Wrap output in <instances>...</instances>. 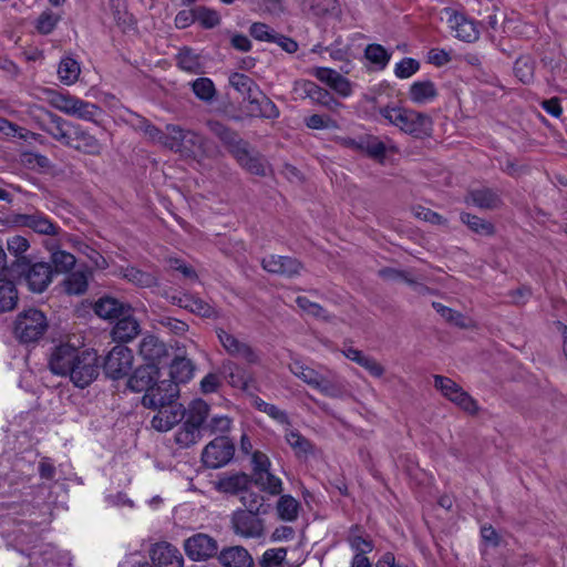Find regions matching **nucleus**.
Listing matches in <instances>:
<instances>
[{"instance_id": "nucleus-1", "label": "nucleus", "mask_w": 567, "mask_h": 567, "mask_svg": "<svg viewBox=\"0 0 567 567\" xmlns=\"http://www.w3.org/2000/svg\"><path fill=\"white\" fill-rule=\"evenodd\" d=\"M162 146L184 157L193 158L213 157L217 153L213 142L195 131L176 124H167L165 126Z\"/></svg>"}, {"instance_id": "nucleus-2", "label": "nucleus", "mask_w": 567, "mask_h": 567, "mask_svg": "<svg viewBox=\"0 0 567 567\" xmlns=\"http://www.w3.org/2000/svg\"><path fill=\"white\" fill-rule=\"evenodd\" d=\"M207 125L209 131L228 147L243 168L255 175H267L269 166L264 157L259 153L250 151L249 144L241 140L236 132L217 121H209Z\"/></svg>"}, {"instance_id": "nucleus-3", "label": "nucleus", "mask_w": 567, "mask_h": 567, "mask_svg": "<svg viewBox=\"0 0 567 567\" xmlns=\"http://www.w3.org/2000/svg\"><path fill=\"white\" fill-rule=\"evenodd\" d=\"M380 114L390 124L415 138L430 137L433 132V121L425 113L401 106H384Z\"/></svg>"}, {"instance_id": "nucleus-4", "label": "nucleus", "mask_w": 567, "mask_h": 567, "mask_svg": "<svg viewBox=\"0 0 567 567\" xmlns=\"http://www.w3.org/2000/svg\"><path fill=\"white\" fill-rule=\"evenodd\" d=\"M184 423L175 434V442L186 449L202 439V431L209 414V405L202 399H195L187 408H184Z\"/></svg>"}, {"instance_id": "nucleus-5", "label": "nucleus", "mask_w": 567, "mask_h": 567, "mask_svg": "<svg viewBox=\"0 0 567 567\" xmlns=\"http://www.w3.org/2000/svg\"><path fill=\"white\" fill-rule=\"evenodd\" d=\"M289 370L295 377L326 396L341 398L344 394L342 383L331 372L327 375L322 374L300 360H293L289 364Z\"/></svg>"}, {"instance_id": "nucleus-6", "label": "nucleus", "mask_w": 567, "mask_h": 567, "mask_svg": "<svg viewBox=\"0 0 567 567\" xmlns=\"http://www.w3.org/2000/svg\"><path fill=\"white\" fill-rule=\"evenodd\" d=\"M48 329V320L44 313L30 308L21 311L16 320L13 332L17 339L23 343L37 342Z\"/></svg>"}, {"instance_id": "nucleus-7", "label": "nucleus", "mask_w": 567, "mask_h": 567, "mask_svg": "<svg viewBox=\"0 0 567 567\" xmlns=\"http://www.w3.org/2000/svg\"><path fill=\"white\" fill-rule=\"evenodd\" d=\"M31 112L32 114L38 113L35 117L40 120L41 128L44 132L65 146L72 145V133H69V128L73 131L75 124L39 105H34Z\"/></svg>"}, {"instance_id": "nucleus-8", "label": "nucleus", "mask_w": 567, "mask_h": 567, "mask_svg": "<svg viewBox=\"0 0 567 567\" xmlns=\"http://www.w3.org/2000/svg\"><path fill=\"white\" fill-rule=\"evenodd\" d=\"M68 375L72 383L84 389L99 377V357L93 350L84 349L72 365Z\"/></svg>"}, {"instance_id": "nucleus-9", "label": "nucleus", "mask_w": 567, "mask_h": 567, "mask_svg": "<svg viewBox=\"0 0 567 567\" xmlns=\"http://www.w3.org/2000/svg\"><path fill=\"white\" fill-rule=\"evenodd\" d=\"M134 354L123 344L113 347L104 359L105 375L113 380L127 377L133 369Z\"/></svg>"}, {"instance_id": "nucleus-10", "label": "nucleus", "mask_w": 567, "mask_h": 567, "mask_svg": "<svg viewBox=\"0 0 567 567\" xmlns=\"http://www.w3.org/2000/svg\"><path fill=\"white\" fill-rule=\"evenodd\" d=\"M434 388L440 391L444 398L465 412L471 414L477 412L478 406L476 401L452 379L436 374L434 375Z\"/></svg>"}, {"instance_id": "nucleus-11", "label": "nucleus", "mask_w": 567, "mask_h": 567, "mask_svg": "<svg viewBox=\"0 0 567 567\" xmlns=\"http://www.w3.org/2000/svg\"><path fill=\"white\" fill-rule=\"evenodd\" d=\"M234 453V444L228 437L220 435L205 446L202 460L207 467L218 468L226 465L233 458Z\"/></svg>"}, {"instance_id": "nucleus-12", "label": "nucleus", "mask_w": 567, "mask_h": 567, "mask_svg": "<svg viewBox=\"0 0 567 567\" xmlns=\"http://www.w3.org/2000/svg\"><path fill=\"white\" fill-rule=\"evenodd\" d=\"M20 262L25 267L22 274L28 288L33 292H43L52 281L51 265L42 261L31 264L27 257H22Z\"/></svg>"}, {"instance_id": "nucleus-13", "label": "nucleus", "mask_w": 567, "mask_h": 567, "mask_svg": "<svg viewBox=\"0 0 567 567\" xmlns=\"http://www.w3.org/2000/svg\"><path fill=\"white\" fill-rule=\"evenodd\" d=\"M217 338L224 350L231 357L241 359L249 364L259 362V355L254 348L246 341L237 338L236 336L218 328L216 330Z\"/></svg>"}, {"instance_id": "nucleus-14", "label": "nucleus", "mask_w": 567, "mask_h": 567, "mask_svg": "<svg viewBox=\"0 0 567 567\" xmlns=\"http://www.w3.org/2000/svg\"><path fill=\"white\" fill-rule=\"evenodd\" d=\"M187 557L194 561H206L218 553L217 540L203 533L195 534L184 542Z\"/></svg>"}, {"instance_id": "nucleus-15", "label": "nucleus", "mask_w": 567, "mask_h": 567, "mask_svg": "<svg viewBox=\"0 0 567 567\" xmlns=\"http://www.w3.org/2000/svg\"><path fill=\"white\" fill-rule=\"evenodd\" d=\"M179 389L172 380L157 381L142 398V404L147 409H157L176 401Z\"/></svg>"}, {"instance_id": "nucleus-16", "label": "nucleus", "mask_w": 567, "mask_h": 567, "mask_svg": "<svg viewBox=\"0 0 567 567\" xmlns=\"http://www.w3.org/2000/svg\"><path fill=\"white\" fill-rule=\"evenodd\" d=\"M231 528L243 538H260L265 534L264 520L257 514L238 509L231 515Z\"/></svg>"}, {"instance_id": "nucleus-17", "label": "nucleus", "mask_w": 567, "mask_h": 567, "mask_svg": "<svg viewBox=\"0 0 567 567\" xmlns=\"http://www.w3.org/2000/svg\"><path fill=\"white\" fill-rule=\"evenodd\" d=\"M81 352L82 350L70 343L55 347L49 360L50 370L56 375L68 377Z\"/></svg>"}, {"instance_id": "nucleus-18", "label": "nucleus", "mask_w": 567, "mask_h": 567, "mask_svg": "<svg viewBox=\"0 0 567 567\" xmlns=\"http://www.w3.org/2000/svg\"><path fill=\"white\" fill-rule=\"evenodd\" d=\"M18 223L41 235L60 236L71 240L70 236L61 230L47 215L40 212L18 216Z\"/></svg>"}, {"instance_id": "nucleus-19", "label": "nucleus", "mask_w": 567, "mask_h": 567, "mask_svg": "<svg viewBox=\"0 0 567 567\" xmlns=\"http://www.w3.org/2000/svg\"><path fill=\"white\" fill-rule=\"evenodd\" d=\"M157 413L153 416L151 423L153 429L159 432H167L178 424L185 416L184 406L176 401L156 409Z\"/></svg>"}, {"instance_id": "nucleus-20", "label": "nucleus", "mask_w": 567, "mask_h": 567, "mask_svg": "<svg viewBox=\"0 0 567 567\" xmlns=\"http://www.w3.org/2000/svg\"><path fill=\"white\" fill-rule=\"evenodd\" d=\"M262 268L270 272L285 277H295L300 275L302 265L299 260L292 257L269 255L261 260Z\"/></svg>"}, {"instance_id": "nucleus-21", "label": "nucleus", "mask_w": 567, "mask_h": 567, "mask_svg": "<svg viewBox=\"0 0 567 567\" xmlns=\"http://www.w3.org/2000/svg\"><path fill=\"white\" fill-rule=\"evenodd\" d=\"M138 354L145 364L159 367L161 362L168 355V351L165 343L157 337L146 334L140 342Z\"/></svg>"}, {"instance_id": "nucleus-22", "label": "nucleus", "mask_w": 567, "mask_h": 567, "mask_svg": "<svg viewBox=\"0 0 567 567\" xmlns=\"http://www.w3.org/2000/svg\"><path fill=\"white\" fill-rule=\"evenodd\" d=\"M151 559L156 567H183V556L169 543L155 544L151 549Z\"/></svg>"}, {"instance_id": "nucleus-23", "label": "nucleus", "mask_w": 567, "mask_h": 567, "mask_svg": "<svg viewBox=\"0 0 567 567\" xmlns=\"http://www.w3.org/2000/svg\"><path fill=\"white\" fill-rule=\"evenodd\" d=\"M159 378V367L143 364L138 367L127 381V386L134 392H147Z\"/></svg>"}, {"instance_id": "nucleus-24", "label": "nucleus", "mask_w": 567, "mask_h": 567, "mask_svg": "<svg viewBox=\"0 0 567 567\" xmlns=\"http://www.w3.org/2000/svg\"><path fill=\"white\" fill-rule=\"evenodd\" d=\"M447 23L457 39L465 42H474L478 39L480 31L473 20L455 11H447Z\"/></svg>"}, {"instance_id": "nucleus-25", "label": "nucleus", "mask_w": 567, "mask_h": 567, "mask_svg": "<svg viewBox=\"0 0 567 567\" xmlns=\"http://www.w3.org/2000/svg\"><path fill=\"white\" fill-rule=\"evenodd\" d=\"M71 136L72 145L70 147H73L81 153L97 156L103 151V144L87 130L78 124L73 126Z\"/></svg>"}, {"instance_id": "nucleus-26", "label": "nucleus", "mask_w": 567, "mask_h": 567, "mask_svg": "<svg viewBox=\"0 0 567 567\" xmlns=\"http://www.w3.org/2000/svg\"><path fill=\"white\" fill-rule=\"evenodd\" d=\"M217 560L221 567H252L254 559L249 551L243 546H230L224 548Z\"/></svg>"}, {"instance_id": "nucleus-27", "label": "nucleus", "mask_w": 567, "mask_h": 567, "mask_svg": "<svg viewBox=\"0 0 567 567\" xmlns=\"http://www.w3.org/2000/svg\"><path fill=\"white\" fill-rule=\"evenodd\" d=\"M141 332L138 321L131 316L130 311H125L112 329V336L115 341L128 342Z\"/></svg>"}, {"instance_id": "nucleus-28", "label": "nucleus", "mask_w": 567, "mask_h": 567, "mask_svg": "<svg viewBox=\"0 0 567 567\" xmlns=\"http://www.w3.org/2000/svg\"><path fill=\"white\" fill-rule=\"evenodd\" d=\"M116 275L140 288H152L157 286V277L152 272L143 271L136 267H120Z\"/></svg>"}, {"instance_id": "nucleus-29", "label": "nucleus", "mask_w": 567, "mask_h": 567, "mask_svg": "<svg viewBox=\"0 0 567 567\" xmlns=\"http://www.w3.org/2000/svg\"><path fill=\"white\" fill-rule=\"evenodd\" d=\"M125 311H131L130 306H125L112 297L101 298L95 303V313L103 319H118Z\"/></svg>"}, {"instance_id": "nucleus-30", "label": "nucleus", "mask_w": 567, "mask_h": 567, "mask_svg": "<svg viewBox=\"0 0 567 567\" xmlns=\"http://www.w3.org/2000/svg\"><path fill=\"white\" fill-rule=\"evenodd\" d=\"M398 152L394 145L384 144L379 137L373 135H362V153H365L371 158L383 162L386 152Z\"/></svg>"}, {"instance_id": "nucleus-31", "label": "nucleus", "mask_w": 567, "mask_h": 567, "mask_svg": "<svg viewBox=\"0 0 567 567\" xmlns=\"http://www.w3.org/2000/svg\"><path fill=\"white\" fill-rule=\"evenodd\" d=\"M229 84L238 93H240L243 97L248 101V103L256 97L255 95H260L259 86L246 74L237 72L230 74Z\"/></svg>"}, {"instance_id": "nucleus-32", "label": "nucleus", "mask_w": 567, "mask_h": 567, "mask_svg": "<svg viewBox=\"0 0 567 567\" xmlns=\"http://www.w3.org/2000/svg\"><path fill=\"white\" fill-rule=\"evenodd\" d=\"M250 480L248 475L244 473H236L227 476L220 477L217 482H215V488L221 493L227 494H237L243 493Z\"/></svg>"}, {"instance_id": "nucleus-33", "label": "nucleus", "mask_w": 567, "mask_h": 567, "mask_svg": "<svg viewBox=\"0 0 567 567\" xmlns=\"http://www.w3.org/2000/svg\"><path fill=\"white\" fill-rule=\"evenodd\" d=\"M249 102V113L254 116L264 118H277L279 116V110L276 104L267 97L261 91L260 95Z\"/></svg>"}, {"instance_id": "nucleus-34", "label": "nucleus", "mask_w": 567, "mask_h": 567, "mask_svg": "<svg viewBox=\"0 0 567 567\" xmlns=\"http://www.w3.org/2000/svg\"><path fill=\"white\" fill-rule=\"evenodd\" d=\"M173 300L174 303L178 305L181 308L187 309L202 317L209 318L215 312L214 308L208 302L192 295H184L178 298L174 297Z\"/></svg>"}, {"instance_id": "nucleus-35", "label": "nucleus", "mask_w": 567, "mask_h": 567, "mask_svg": "<svg viewBox=\"0 0 567 567\" xmlns=\"http://www.w3.org/2000/svg\"><path fill=\"white\" fill-rule=\"evenodd\" d=\"M409 96L415 104H426L437 96V90L429 80L417 81L410 86Z\"/></svg>"}, {"instance_id": "nucleus-36", "label": "nucleus", "mask_w": 567, "mask_h": 567, "mask_svg": "<svg viewBox=\"0 0 567 567\" xmlns=\"http://www.w3.org/2000/svg\"><path fill=\"white\" fill-rule=\"evenodd\" d=\"M465 202L484 209L496 208L501 204L498 195L486 188L471 192Z\"/></svg>"}, {"instance_id": "nucleus-37", "label": "nucleus", "mask_w": 567, "mask_h": 567, "mask_svg": "<svg viewBox=\"0 0 567 567\" xmlns=\"http://www.w3.org/2000/svg\"><path fill=\"white\" fill-rule=\"evenodd\" d=\"M91 274L87 270L71 272L63 281L64 290L69 295H82L86 291Z\"/></svg>"}, {"instance_id": "nucleus-38", "label": "nucleus", "mask_w": 567, "mask_h": 567, "mask_svg": "<svg viewBox=\"0 0 567 567\" xmlns=\"http://www.w3.org/2000/svg\"><path fill=\"white\" fill-rule=\"evenodd\" d=\"M80 73V64L73 58L65 56L60 61L58 68V76L63 84H74L79 80Z\"/></svg>"}, {"instance_id": "nucleus-39", "label": "nucleus", "mask_w": 567, "mask_h": 567, "mask_svg": "<svg viewBox=\"0 0 567 567\" xmlns=\"http://www.w3.org/2000/svg\"><path fill=\"white\" fill-rule=\"evenodd\" d=\"M171 379L176 382L178 386L179 383H186L193 378L194 368L190 360L185 358H176L171 364Z\"/></svg>"}, {"instance_id": "nucleus-40", "label": "nucleus", "mask_w": 567, "mask_h": 567, "mask_svg": "<svg viewBox=\"0 0 567 567\" xmlns=\"http://www.w3.org/2000/svg\"><path fill=\"white\" fill-rule=\"evenodd\" d=\"M286 442L293 450L297 457H307L312 453V444L296 430L286 432Z\"/></svg>"}, {"instance_id": "nucleus-41", "label": "nucleus", "mask_w": 567, "mask_h": 567, "mask_svg": "<svg viewBox=\"0 0 567 567\" xmlns=\"http://www.w3.org/2000/svg\"><path fill=\"white\" fill-rule=\"evenodd\" d=\"M18 301V292L12 281L0 279V311H9Z\"/></svg>"}, {"instance_id": "nucleus-42", "label": "nucleus", "mask_w": 567, "mask_h": 567, "mask_svg": "<svg viewBox=\"0 0 567 567\" xmlns=\"http://www.w3.org/2000/svg\"><path fill=\"white\" fill-rule=\"evenodd\" d=\"M299 503L291 495H282L277 503V512L282 520L293 522L298 517Z\"/></svg>"}, {"instance_id": "nucleus-43", "label": "nucleus", "mask_w": 567, "mask_h": 567, "mask_svg": "<svg viewBox=\"0 0 567 567\" xmlns=\"http://www.w3.org/2000/svg\"><path fill=\"white\" fill-rule=\"evenodd\" d=\"M100 113L101 109L96 104L78 97L70 116H74L83 121L95 122V117Z\"/></svg>"}, {"instance_id": "nucleus-44", "label": "nucleus", "mask_w": 567, "mask_h": 567, "mask_svg": "<svg viewBox=\"0 0 567 567\" xmlns=\"http://www.w3.org/2000/svg\"><path fill=\"white\" fill-rule=\"evenodd\" d=\"M254 482L257 486L271 495H278L282 491L281 480L269 471L258 474V476L254 478Z\"/></svg>"}, {"instance_id": "nucleus-45", "label": "nucleus", "mask_w": 567, "mask_h": 567, "mask_svg": "<svg viewBox=\"0 0 567 567\" xmlns=\"http://www.w3.org/2000/svg\"><path fill=\"white\" fill-rule=\"evenodd\" d=\"M49 249L51 251V261L58 271L65 272L73 268L76 259L71 252L54 248L53 246Z\"/></svg>"}, {"instance_id": "nucleus-46", "label": "nucleus", "mask_w": 567, "mask_h": 567, "mask_svg": "<svg viewBox=\"0 0 567 567\" xmlns=\"http://www.w3.org/2000/svg\"><path fill=\"white\" fill-rule=\"evenodd\" d=\"M287 549L284 547L267 549L260 560V567H289Z\"/></svg>"}, {"instance_id": "nucleus-47", "label": "nucleus", "mask_w": 567, "mask_h": 567, "mask_svg": "<svg viewBox=\"0 0 567 567\" xmlns=\"http://www.w3.org/2000/svg\"><path fill=\"white\" fill-rule=\"evenodd\" d=\"M177 64L188 73L197 74L202 72L199 56L189 49H184L178 53Z\"/></svg>"}, {"instance_id": "nucleus-48", "label": "nucleus", "mask_w": 567, "mask_h": 567, "mask_svg": "<svg viewBox=\"0 0 567 567\" xmlns=\"http://www.w3.org/2000/svg\"><path fill=\"white\" fill-rule=\"evenodd\" d=\"M310 100L313 103L320 104L331 111H336L338 107L342 106V104L339 101H337L329 91L320 87L315 82L312 85V93Z\"/></svg>"}, {"instance_id": "nucleus-49", "label": "nucleus", "mask_w": 567, "mask_h": 567, "mask_svg": "<svg viewBox=\"0 0 567 567\" xmlns=\"http://www.w3.org/2000/svg\"><path fill=\"white\" fill-rule=\"evenodd\" d=\"M365 58L379 69H384L391 58V54L381 44H369L364 50Z\"/></svg>"}, {"instance_id": "nucleus-50", "label": "nucleus", "mask_w": 567, "mask_h": 567, "mask_svg": "<svg viewBox=\"0 0 567 567\" xmlns=\"http://www.w3.org/2000/svg\"><path fill=\"white\" fill-rule=\"evenodd\" d=\"M76 100L78 97L71 94L52 92L49 97V103L58 111L71 115Z\"/></svg>"}, {"instance_id": "nucleus-51", "label": "nucleus", "mask_w": 567, "mask_h": 567, "mask_svg": "<svg viewBox=\"0 0 567 567\" xmlns=\"http://www.w3.org/2000/svg\"><path fill=\"white\" fill-rule=\"evenodd\" d=\"M194 94L202 101H212L216 94L213 81L208 78H198L192 82Z\"/></svg>"}, {"instance_id": "nucleus-52", "label": "nucleus", "mask_w": 567, "mask_h": 567, "mask_svg": "<svg viewBox=\"0 0 567 567\" xmlns=\"http://www.w3.org/2000/svg\"><path fill=\"white\" fill-rule=\"evenodd\" d=\"M310 9L316 16L338 17L341 13L338 0H310Z\"/></svg>"}, {"instance_id": "nucleus-53", "label": "nucleus", "mask_w": 567, "mask_h": 567, "mask_svg": "<svg viewBox=\"0 0 567 567\" xmlns=\"http://www.w3.org/2000/svg\"><path fill=\"white\" fill-rule=\"evenodd\" d=\"M461 220L468 228L481 235H492L494 233V227L491 223L468 213L461 214Z\"/></svg>"}, {"instance_id": "nucleus-54", "label": "nucleus", "mask_w": 567, "mask_h": 567, "mask_svg": "<svg viewBox=\"0 0 567 567\" xmlns=\"http://www.w3.org/2000/svg\"><path fill=\"white\" fill-rule=\"evenodd\" d=\"M433 308L439 312L446 321L453 323L460 328H468L470 319L464 317L462 313L440 303L433 302Z\"/></svg>"}, {"instance_id": "nucleus-55", "label": "nucleus", "mask_w": 567, "mask_h": 567, "mask_svg": "<svg viewBox=\"0 0 567 567\" xmlns=\"http://www.w3.org/2000/svg\"><path fill=\"white\" fill-rule=\"evenodd\" d=\"M70 241H72L75 249L79 252L85 255L97 269H106L109 267L107 260L99 251H96L85 243L72 239Z\"/></svg>"}, {"instance_id": "nucleus-56", "label": "nucleus", "mask_w": 567, "mask_h": 567, "mask_svg": "<svg viewBox=\"0 0 567 567\" xmlns=\"http://www.w3.org/2000/svg\"><path fill=\"white\" fill-rule=\"evenodd\" d=\"M226 378L231 386L246 389L247 379L244 371L234 362H226L223 365Z\"/></svg>"}, {"instance_id": "nucleus-57", "label": "nucleus", "mask_w": 567, "mask_h": 567, "mask_svg": "<svg viewBox=\"0 0 567 567\" xmlns=\"http://www.w3.org/2000/svg\"><path fill=\"white\" fill-rule=\"evenodd\" d=\"M254 406L260 412L266 413L271 419L276 420L279 423L288 424V415L285 411L280 410L278 406L267 403L260 398L254 399Z\"/></svg>"}, {"instance_id": "nucleus-58", "label": "nucleus", "mask_w": 567, "mask_h": 567, "mask_svg": "<svg viewBox=\"0 0 567 567\" xmlns=\"http://www.w3.org/2000/svg\"><path fill=\"white\" fill-rule=\"evenodd\" d=\"M296 303L303 312H306L309 316L323 320L330 319V316L328 315L326 309H323L319 303L310 301L307 297H297Z\"/></svg>"}, {"instance_id": "nucleus-59", "label": "nucleus", "mask_w": 567, "mask_h": 567, "mask_svg": "<svg viewBox=\"0 0 567 567\" xmlns=\"http://www.w3.org/2000/svg\"><path fill=\"white\" fill-rule=\"evenodd\" d=\"M348 542L357 554H367L373 548L371 540L368 537H364L358 528L350 532Z\"/></svg>"}, {"instance_id": "nucleus-60", "label": "nucleus", "mask_w": 567, "mask_h": 567, "mask_svg": "<svg viewBox=\"0 0 567 567\" xmlns=\"http://www.w3.org/2000/svg\"><path fill=\"white\" fill-rule=\"evenodd\" d=\"M29 240L20 235L12 236L7 240V248L9 252L18 258V267H22L23 264H21L20 260L24 257L23 254L29 249Z\"/></svg>"}, {"instance_id": "nucleus-61", "label": "nucleus", "mask_w": 567, "mask_h": 567, "mask_svg": "<svg viewBox=\"0 0 567 567\" xmlns=\"http://www.w3.org/2000/svg\"><path fill=\"white\" fill-rule=\"evenodd\" d=\"M194 19L205 28H213L219 23L218 13L206 7H197L194 9Z\"/></svg>"}, {"instance_id": "nucleus-62", "label": "nucleus", "mask_w": 567, "mask_h": 567, "mask_svg": "<svg viewBox=\"0 0 567 567\" xmlns=\"http://www.w3.org/2000/svg\"><path fill=\"white\" fill-rule=\"evenodd\" d=\"M230 425L231 420L228 416L215 415L205 424L203 431H207L209 434L226 433L229 431Z\"/></svg>"}, {"instance_id": "nucleus-63", "label": "nucleus", "mask_w": 567, "mask_h": 567, "mask_svg": "<svg viewBox=\"0 0 567 567\" xmlns=\"http://www.w3.org/2000/svg\"><path fill=\"white\" fill-rule=\"evenodd\" d=\"M240 501L246 507V513H254L257 515L264 505V498L260 495L247 489L241 493Z\"/></svg>"}, {"instance_id": "nucleus-64", "label": "nucleus", "mask_w": 567, "mask_h": 567, "mask_svg": "<svg viewBox=\"0 0 567 567\" xmlns=\"http://www.w3.org/2000/svg\"><path fill=\"white\" fill-rule=\"evenodd\" d=\"M419 69L420 63L416 60L405 58L396 63L394 73L400 79H408L416 73Z\"/></svg>"}]
</instances>
